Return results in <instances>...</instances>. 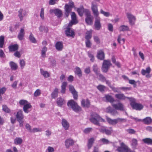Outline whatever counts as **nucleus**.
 <instances>
[{"label": "nucleus", "mask_w": 152, "mask_h": 152, "mask_svg": "<svg viewBox=\"0 0 152 152\" xmlns=\"http://www.w3.org/2000/svg\"><path fill=\"white\" fill-rule=\"evenodd\" d=\"M77 11L79 15L81 17H82L83 16L84 13L86 15V13H88L90 11L89 10L84 9L83 6H80L79 8H77Z\"/></svg>", "instance_id": "obj_11"}, {"label": "nucleus", "mask_w": 152, "mask_h": 152, "mask_svg": "<svg viewBox=\"0 0 152 152\" xmlns=\"http://www.w3.org/2000/svg\"><path fill=\"white\" fill-rule=\"evenodd\" d=\"M92 30L87 31L86 33V35L85 38L86 40H90L92 37Z\"/></svg>", "instance_id": "obj_42"}, {"label": "nucleus", "mask_w": 152, "mask_h": 152, "mask_svg": "<svg viewBox=\"0 0 152 152\" xmlns=\"http://www.w3.org/2000/svg\"><path fill=\"white\" fill-rule=\"evenodd\" d=\"M85 15L86 16L85 19L86 22L88 25H91L93 23L94 17L91 15L90 11L88 13H86Z\"/></svg>", "instance_id": "obj_10"}, {"label": "nucleus", "mask_w": 152, "mask_h": 152, "mask_svg": "<svg viewBox=\"0 0 152 152\" xmlns=\"http://www.w3.org/2000/svg\"><path fill=\"white\" fill-rule=\"evenodd\" d=\"M126 15L127 18L129 20L130 23L132 25H134V23L133 22V20H135L136 19L135 17L132 14L129 13L126 14Z\"/></svg>", "instance_id": "obj_22"}, {"label": "nucleus", "mask_w": 152, "mask_h": 152, "mask_svg": "<svg viewBox=\"0 0 152 152\" xmlns=\"http://www.w3.org/2000/svg\"><path fill=\"white\" fill-rule=\"evenodd\" d=\"M151 71V69L149 67H147L146 70L142 69L141 73L143 75H145L146 74H149Z\"/></svg>", "instance_id": "obj_38"}, {"label": "nucleus", "mask_w": 152, "mask_h": 152, "mask_svg": "<svg viewBox=\"0 0 152 152\" xmlns=\"http://www.w3.org/2000/svg\"><path fill=\"white\" fill-rule=\"evenodd\" d=\"M25 34L24 29L21 28L18 36V38L19 40L21 41L24 39V37Z\"/></svg>", "instance_id": "obj_23"}, {"label": "nucleus", "mask_w": 152, "mask_h": 152, "mask_svg": "<svg viewBox=\"0 0 152 152\" xmlns=\"http://www.w3.org/2000/svg\"><path fill=\"white\" fill-rule=\"evenodd\" d=\"M82 105L83 107H89L90 105L89 101L88 99H83L81 101Z\"/></svg>", "instance_id": "obj_27"}, {"label": "nucleus", "mask_w": 152, "mask_h": 152, "mask_svg": "<svg viewBox=\"0 0 152 152\" xmlns=\"http://www.w3.org/2000/svg\"><path fill=\"white\" fill-rule=\"evenodd\" d=\"M39 30L41 32L44 31L45 32L47 33L48 31V28L42 26H39Z\"/></svg>", "instance_id": "obj_50"}, {"label": "nucleus", "mask_w": 152, "mask_h": 152, "mask_svg": "<svg viewBox=\"0 0 152 152\" xmlns=\"http://www.w3.org/2000/svg\"><path fill=\"white\" fill-rule=\"evenodd\" d=\"M69 5L66 4L64 6V15L66 17H68L69 13L72 10V8L74 7V3L72 1H70L69 3Z\"/></svg>", "instance_id": "obj_3"}, {"label": "nucleus", "mask_w": 152, "mask_h": 152, "mask_svg": "<svg viewBox=\"0 0 152 152\" xmlns=\"http://www.w3.org/2000/svg\"><path fill=\"white\" fill-rule=\"evenodd\" d=\"M75 73L79 77H80L82 76V73L81 71L80 68L78 67H76L75 68Z\"/></svg>", "instance_id": "obj_43"}, {"label": "nucleus", "mask_w": 152, "mask_h": 152, "mask_svg": "<svg viewBox=\"0 0 152 152\" xmlns=\"http://www.w3.org/2000/svg\"><path fill=\"white\" fill-rule=\"evenodd\" d=\"M126 131L129 133L130 134H134L135 133V131L132 129H129L126 130Z\"/></svg>", "instance_id": "obj_63"}, {"label": "nucleus", "mask_w": 152, "mask_h": 152, "mask_svg": "<svg viewBox=\"0 0 152 152\" xmlns=\"http://www.w3.org/2000/svg\"><path fill=\"white\" fill-rule=\"evenodd\" d=\"M71 20L76 22L78 23L76 15L74 12H72L71 15Z\"/></svg>", "instance_id": "obj_45"}, {"label": "nucleus", "mask_w": 152, "mask_h": 152, "mask_svg": "<svg viewBox=\"0 0 152 152\" xmlns=\"http://www.w3.org/2000/svg\"><path fill=\"white\" fill-rule=\"evenodd\" d=\"M118 30L120 31H129V29L128 26L122 25L119 27Z\"/></svg>", "instance_id": "obj_32"}, {"label": "nucleus", "mask_w": 152, "mask_h": 152, "mask_svg": "<svg viewBox=\"0 0 152 152\" xmlns=\"http://www.w3.org/2000/svg\"><path fill=\"white\" fill-rule=\"evenodd\" d=\"M10 65L12 70H15L18 68V66L17 64L13 61H10Z\"/></svg>", "instance_id": "obj_37"}, {"label": "nucleus", "mask_w": 152, "mask_h": 152, "mask_svg": "<svg viewBox=\"0 0 152 152\" xmlns=\"http://www.w3.org/2000/svg\"><path fill=\"white\" fill-rule=\"evenodd\" d=\"M106 111L107 113H109L111 115L114 116L118 114V112L117 110L115 109H113L110 106H109L107 108Z\"/></svg>", "instance_id": "obj_17"}, {"label": "nucleus", "mask_w": 152, "mask_h": 152, "mask_svg": "<svg viewBox=\"0 0 152 152\" xmlns=\"http://www.w3.org/2000/svg\"><path fill=\"white\" fill-rule=\"evenodd\" d=\"M126 148V146L123 147H119L118 148L117 150L118 152H124Z\"/></svg>", "instance_id": "obj_59"}, {"label": "nucleus", "mask_w": 152, "mask_h": 152, "mask_svg": "<svg viewBox=\"0 0 152 152\" xmlns=\"http://www.w3.org/2000/svg\"><path fill=\"white\" fill-rule=\"evenodd\" d=\"M29 102L25 100L22 99L20 100L19 102V103L20 105H24L26 104H28Z\"/></svg>", "instance_id": "obj_55"}, {"label": "nucleus", "mask_w": 152, "mask_h": 152, "mask_svg": "<svg viewBox=\"0 0 152 152\" xmlns=\"http://www.w3.org/2000/svg\"><path fill=\"white\" fill-rule=\"evenodd\" d=\"M69 90L73 95V98L75 99H77L78 98L77 92L75 90L74 86L72 85L69 86Z\"/></svg>", "instance_id": "obj_13"}, {"label": "nucleus", "mask_w": 152, "mask_h": 152, "mask_svg": "<svg viewBox=\"0 0 152 152\" xmlns=\"http://www.w3.org/2000/svg\"><path fill=\"white\" fill-rule=\"evenodd\" d=\"M92 69L96 75H98L99 74L100 72L97 64H95L93 65L92 67Z\"/></svg>", "instance_id": "obj_33"}, {"label": "nucleus", "mask_w": 152, "mask_h": 152, "mask_svg": "<svg viewBox=\"0 0 152 152\" xmlns=\"http://www.w3.org/2000/svg\"><path fill=\"white\" fill-rule=\"evenodd\" d=\"M74 144L73 140L71 139H67L65 141V145L67 148H68L70 146L73 145Z\"/></svg>", "instance_id": "obj_26"}, {"label": "nucleus", "mask_w": 152, "mask_h": 152, "mask_svg": "<svg viewBox=\"0 0 152 152\" xmlns=\"http://www.w3.org/2000/svg\"><path fill=\"white\" fill-rule=\"evenodd\" d=\"M96 56L98 59L101 60H104L105 56L104 53V51L101 50H98Z\"/></svg>", "instance_id": "obj_19"}, {"label": "nucleus", "mask_w": 152, "mask_h": 152, "mask_svg": "<svg viewBox=\"0 0 152 152\" xmlns=\"http://www.w3.org/2000/svg\"><path fill=\"white\" fill-rule=\"evenodd\" d=\"M18 16L20 19V21H21L23 19V16H26V13L25 11L23 10L22 9H20L18 12Z\"/></svg>", "instance_id": "obj_24"}, {"label": "nucleus", "mask_w": 152, "mask_h": 152, "mask_svg": "<svg viewBox=\"0 0 152 152\" xmlns=\"http://www.w3.org/2000/svg\"><path fill=\"white\" fill-rule=\"evenodd\" d=\"M91 9L94 15L96 17H97L99 15L97 6L96 1H94L91 2Z\"/></svg>", "instance_id": "obj_9"}, {"label": "nucleus", "mask_w": 152, "mask_h": 152, "mask_svg": "<svg viewBox=\"0 0 152 152\" xmlns=\"http://www.w3.org/2000/svg\"><path fill=\"white\" fill-rule=\"evenodd\" d=\"M47 50V48L45 46H44L42 49L41 51L42 56L45 57V56L46 52Z\"/></svg>", "instance_id": "obj_48"}, {"label": "nucleus", "mask_w": 152, "mask_h": 152, "mask_svg": "<svg viewBox=\"0 0 152 152\" xmlns=\"http://www.w3.org/2000/svg\"><path fill=\"white\" fill-rule=\"evenodd\" d=\"M65 32L67 36L68 37H71L73 38L74 37L75 35V32L70 27H67Z\"/></svg>", "instance_id": "obj_16"}, {"label": "nucleus", "mask_w": 152, "mask_h": 152, "mask_svg": "<svg viewBox=\"0 0 152 152\" xmlns=\"http://www.w3.org/2000/svg\"><path fill=\"white\" fill-rule=\"evenodd\" d=\"M100 12L101 14H103L104 16L106 17H108L110 15L109 12H105L102 9L100 10Z\"/></svg>", "instance_id": "obj_61"}, {"label": "nucleus", "mask_w": 152, "mask_h": 152, "mask_svg": "<svg viewBox=\"0 0 152 152\" xmlns=\"http://www.w3.org/2000/svg\"><path fill=\"white\" fill-rule=\"evenodd\" d=\"M94 139L93 138H91L88 140V149H90L92 147L94 142Z\"/></svg>", "instance_id": "obj_40"}, {"label": "nucleus", "mask_w": 152, "mask_h": 152, "mask_svg": "<svg viewBox=\"0 0 152 152\" xmlns=\"http://www.w3.org/2000/svg\"><path fill=\"white\" fill-rule=\"evenodd\" d=\"M105 98L108 102H113L114 101L113 98L110 95H106L105 96Z\"/></svg>", "instance_id": "obj_41"}, {"label": "nucleus", "mask_w": 152, "mask_h": 152, "mask_svg": "<svg viewBox=\"0 0 152 152\" xmlns=\"http://www.w3.org/2000/svg\"><path fill=\"white\" fill-rule=\"evenodd\" d=\"M67 105L69 107H71L72 109L75 112H78L81 110V108L73 100H69L67 102Z\"/></svg>", "instance_id": "obj_2"}, {"label": "nucleus", "mask_w": 152, "mask_h": 152, "mask_svg": "<svg viewBox=\"0 0 152 152\" xmlns=\"http://www.w3.org/2000/svg\"><path fill=\"white\" fill-rule=\"evenodd\" d=\"M61 124L62 126L65 130L68 129L69 126V124L66 120L64 118H63L61 120Z\"/></svg>", "instance_id": "obj_21"}, {"label": "nucleus", "mask_w": 152, "mask_h": 152, "mask_svg": "<svg viewBox=\"0 0 152 152\" xmlns=\"http://www.w3.org/2000/svg\"><path fill=\"white\" fill-rule=\"evenodd\" d=\"M115 97L117 99L121 100H124L127 98L130 100V99H132L131 97L126 96L123 94H116L115 95Z\"/></svg>", "instance_id": "obj_18"}, {"label": "nucleus", "mask_w": 152, "mask_h": 152, "mask_svg": "<svg viewBox=\"0 0 152 152\" xmlns=\"http://www.w3.org/2000/svg\"><path fill=\"white\" fill-rule=\"evenodd\" d=\"M106 83L114 92H118V88L112 86L109 80L106 81Z\"/></svg>", "instance_id": "obj_31"}, {"label": "nucleus", "mask_w": 152, "mask_h": 152, "mask_svg": "<svg viewBox=\"0 0 152 152\" xmlns=\"http://www.w3.org/2000/svg\"><path fill=\"white\" fill-rule=\"evenodd\" d=\"M129 117L131 119L134 120L137 122L142 121L145 124H149L152 122V119L150 117H147L143 119L142 120L138 119L137 118H134L132 116H130Z\"/></svg>", "instance_id": "obj_7"}, {"label": "nucleus", "mask_w": 152, "mask_h": 152, "mask_svg": "<svg viewBox=\"0 0 152 152\" xmlns=\"http://www.w3.org/2000/svg\"><path fill=\"white\" fill-rule=\"evenodd\" d=\"M56 103L58 106L61 107L65 103V101L63 98L60 97L57 99Z\"/></svg>", "instance_id": "obj_20"}, {"label": "nucleus", "mask_w": 152, "mask_h": 152, "mask_svg": "<svg viewBox=\"0 0 152 152\" xmlns=\"http://www.w3.org/2000/svg\"><path fill=\"white\" fill-rule=\"evenodd\" d=\"M118 123H125L126 122L127 120L126 118H117Z\"/></svg>", "instance_id": "obj_57"}, {"label": "nucleus", "mask_w": 152, "mask_h": 152, "mask_svg": "<svg viewBox=\"0 0 152 152\" xmlns=\"http://www.w3.org/2000/svg\"><path fill=\"white\" fill-rule=\"evenodd\" d=\"M31 105L29 103H28V104H26V105H24L23 107L24 112L26 113H28L29 112L28 109L31 108Z\"/></svg>", "instance_id": "obj_29"}, {"label": "nucleus", "mask_w": 152, "mask_h": 152, "mask_svg": "<svg viewBox=\"0 0 152 152\" xmlns=\"http://www.w3.org/2000/svg\"><path fill=\"white\" fill-rule=\"evenodd\" d=\"M131 99L130 100V105L133 109L139 110L142 109L143 107L142 104L135 102V100L134 98L131 97Z\"/></svg>", "instance_id": "obj_4"}, {"label": "nucleus", "mask_w": 152, "mask_h": 152, "mask_svg": "<svg viewBox=\"0 0 152 152\" xmlns=\"http://www.w3.org/2000/svg\"><path fill=\"white\" fill-rule=\"evenodd\" d=\"M58 89L57 88H55L51 94V97L52 99H55L58 96Z\"/></svg>", "instance_id": "obj_30"}, {"label": "nucleus", "mask_w": 152, "mask_h": 152, "mask_svg": "<svg viewBox=\"0 0 152 152\" xmlns=\"http://www.w3.org/2000/svg\"><path fill=\"white\" fill-rule=\"evenodd\" d=\"M54 148L51 147L49 146L46 151V152H54Z\"/></svg>", "instance_id": "obj_64"}, {"label": "nucleus", "mask_w": 152, "mask_h": 152, "mask_svg": "<svg viewBox=\"0 0 152 152\" xmlns=\"http://www.w3.org/2000/svg\"><path fill=\"white\" fill-rule=\"evenodd\" d=\"M92 130V128H87L84 129L83 132L86 134L88 133L91 131Z\"/></svg>", "instance_id": "obj_62"}, {"label": "nucleus", "mask_w": 152, "mask_h": 152, "mask_svg": "<svg viewBox=\"0 0 152 152\" xmlns=\"http://www.w3.org/2000/svg\"><path fill=\"white\" fill-rule=\"evenodd\" d=\"M29 38L30 41L32 43H36L37 42V41L32 33H30Z\"/></svg>", "instance_id": "obj_47"}, {"label": "nucleus", "mask_w": 152, "mask_h": 152, "mask_svg": "<svg viewBox=\"0 0 152 152\" xmlns=\"http://www.w3.org/2000/svg\"><path fill=\"white\" fill-rule=\"evenodd\" d=\"M67 82H64L62 83L61 86V93L63 94H64L65 93L66 88L67 85Z\"/></svg>", "instance_id": "obj_35"}, {"label": "nucleus", "mask_w": 152, "mask_h": 152, "mask_svg": "<svg viewBox=\"0 0 152 152\" xmlns=\"http://www.w3.org/2000/svg\"><path fill=\"white\" fill-rule=\"evenodd\" d=\"M40 72L41 74L45 77L47 78L49 77L50 74L47 71H44L42 69H41Z\"/></svg>", "instance_id": "obj_39"}, {"label": "nucleus", "mask_w": 152, "mask_h": 152, "mask_svg": "<svg viewBox=\"0 0 152 152\" xmlns=\"http://www.w3.org/2000/svg\"><path fill=\"white\" fill-rule=\"evenodd\" d=\"M131 144L134 148L135 147L137 144V140L135 139H133Z\"/></svg>", "instance_id": "obj_56"}, {"label": "nucleus", "mask_w": 152, "mask_h": 152, "mask_svg": "<svg viewBox=\"0 0 152 152\" xmlns=\"http://www.w3.org/2000/svg\"><path fill=\"white\" fill-rule=\"evenodd\" d=\"M2 110L4 112L7 113H10V110L5 105H2Z\"/></svg>", "instance_id": "obj_51"}, {"label": "nucleus", "mask_w": 152, "mask_h": 152, "mask_svg": "<svg viewBox=\"0 0 152 152\" xmlns=\"http://www.w3.org/2000/svg\"><path fill=\"white\" fill-rule=\"evenodd\" d=\"M56 48L58 51H61L63 48V43L61 42H58L55 45Z\"/></svg>", "instance_id": "obj_28"}, {"label": "nucleus", "mask_w": 152, "mask_h": 152, "mask_svg": "<svg viewBox=\"0 0 152 152\" xmlns=\"http://www.w3.org/2000/svg\"><path fill=\"white\" fill-rule=\"evenodd\" d=\"M109 128L110 130L106 129L105 127H103L99 129V131L101 132L105 133L107 135H110L113 132V130L112 127H110Z\"/></svg>", "instance_id": "obj_15"}, {"label": "nucleus", "mask_w": 152, "mask_h": 152, "mask_svg": "<svg viewBox=\"0 0 152 152\" xmlns=\"http://www.w3.org/2000/svg\"><path fill=\"white\" fill-rule=\"evenodd\" d=\"M4 42V37L3 36H0V48H2L3 47Z\"/></svg>", "instance_id": "obj_49"}, {"label": "nucleus", "mask_w": 152, "mask_h": 152, "mask_svg": "<svg viewBox=\"0 0 152 152\" xmlns=\"http://www.w3.org/2000/svg\"><path fill=\"white\" fill-rule=\"evenodd\" d=\"M142 141L148 145H152V139L150 138H145L142 140Z\"/></svg>", "instance_id": "obj_44"}, {"label": "nucleus", "mask_w": 152, "mask_h": 152, "mask_svg": "<svg viewBox=\"0 0 152 152\" xmlns=\"http://www.w3.org/2000/svg\"><path fill=\"white\" fill-rule=\"evenodd\" d=\"M95 28L96 30H99L102 27L101 24L100 23V19L99 17H96L95 20L94 24Z\"/></svg>", "instance_id": "obj_12"}, {"label": "nucleus", "mask_w": 152, "mask_h": 152, "mask_svg": "<svg viewBox=\"0 0 152 152\" xmlns=\"http://www.w3.org/2000/svg\"><path fill=\"white\" fill-rule=\"evenodd\" d=\"M23 142V140L20 137H16L14 140V143L16 145H20Z\"/></svg>", "instance_id": "obj_36"}, {"label": "nucleus", "mask_w": 152, "mask_h": 152, "mask_svg": "<svg viewBox=\"0 0 152 152\" xmlns=\"http://www.w3.org/2000/svg\"><path fill=\"white\" fill-rule=\"evenodd\" d=\"M85 43L87 47L90 48L91 47L92 43L90 40H86L85 41Z\"/></svg>", "instance_id": "obj_58"}, {"label": "nucleus", "mask_w": 152, "mask_h": 152, "mask_svg": "<svg viewBox=\"0 0 152 152\" xmlns=\"http://www.w3.org/2000/svg\"><path fill=\"white\" fill-rule=\"evenodd\" d=\"M112 106L115 109L120 111H124V106L121 102H118L117 104H113Z\"/></svg>", "instance_id": "obj_14"}, {"label": "nucleus", "mask_w": 152, "mask_h": 152, "mask_svg": "<svg viewBox=\"0 0 152 152\" xmlns=\"http://www.w3.org/2000/svg\"><path fill=\"white\" fill-rule=\"evenodd\" d=\"M107 122L110 124L113 125L118 123L117 119H112L109 118H107Z\"/></svg>", "instance_id": "obj_34"}, {"label": "nucleus", "mask_w": 152, "mask_h": 152, "mask_svg": "<svg viewBox=\"0 0 152 152\" xmlns=\"http://www.w3.org/2000/svg\"><path fill=\"white\" fill-rule=\"evenodd\" d=\"M50 13L52 14L54 13L58 18L62 16L63 13L62 11L58 8L50 9L49 11Z\"/></svg>", "instance_id": "obj_8"}, {"label": "nucleus", "mask_w": 152, "mask_h": 152, "mask_svg": "<svg viewBox=\"0 0 152 152\" xmlns=\"http://www.w3.org/2000/svg\"><path fill=\"white\" fill-rule=\"evenodd\" d=\"M112 65L109 60H104L102 64V72L106 73L107 72L110 66Z\"/></svg>", "instance_id": "obj_6"}, {"label": "nucleus", "mask_w": 152, "mask_h": 152, "mask_svg": "<svg viewBox=\"0 0 152 152\" xmlns=\"http://www.w3.org/2000/svg\"><path fill=\"white\" fill-rule=\"evenodd\" d=\"M91 117L90 119V121L94 124L100 126L99 121L105 122L104 119L101 117L99 115L95 113H93L91 115Z\"/></svg>", "instance_id": "obj_1"}, {"label": "nucleus", "mask_w": 152, "mask_h": 152, "mask_svg": "<svg viewBox=\"0 0 152 152\" xmlns=\"http://www.w3.org/2000/svg\"><path fill=\"white\" fill-rule=\"evenodd\" d=\"M26 129L30 132H32V131L31 129V126L28 124H26L25 126Z\"/></svg>", "instance_id": "obj_60"}, {"label": "nucleus", "mask_w": 152, "mask_h": 152, "mask_svg": "<svg viewBox=\"0 0 152 152\" xmlns=\"http://www.w3.org/2000/svg\"><path fill=\"white\" fill-rule=\"evenodd\" d=\"M50 63L51 65L53 66H55L56 65V61L52 57L49 58Z\"/></svg>", "instance_id": "obj_54"}, {"label": "nucleus", "mask_w": 152, "mask_h": 152, "mask_svg": "<svg viewBox=\"0 0 152 152\" xmlns=\"http://www.w3.org/2000/svg\"><path fill=\"white\" fill-rule=\"evenodd\" d=\"M19 48V46L17 44L11 45L9 46L8 49L10 51L14 52L17 51Z\"/></svg>", "instance_id": "obj_25"}, {"label": "nucleus", "mask_w": 152, "mask_h": 152, "mask_svg": "<svg viewBox=\"0 0 152 152\" xmlns=\"http://www.w3.org/2000/svg\"><path fill=\"white\" fill-rule=\"evenodd\" d=\"M19 64L21 69H23L24 68L26 65V62L23 59H21L20 60Z\"/></svg>", "instance_id": "obj_52"}, {"label": "nucleus", "mask_w": 152, "mask_h": 152, "mask_svg": "<svg viewBox=\"0 0 152 152\" xmlns=\"http://www.w3.org/2000/svg\"><path fill=\"white\" fill-rule=\"evenodd\" d=\"M18 121L19 123V126L21 127L23 126V111L21 110H19L16 115Z\"/></svg>", "instance_id": "obj_5"}, {"label": "nucleus", "mask_w": 152, "mask_h": 152, "mask_svg": "<svg viewBox=\"0 0 152 152\" xmlns=\"http://www.w3.org/2000/svg\"><path fill=\"white\" fill-rule=\"evenodd\" d=\"M97 76H98L99 77V80L103 82L104 81L106 82V81L107 80H106L105 77L102 75L100 74V73Z\"/></svg>", "instance_id": "obj_53"}, {"label": "nucleus", "mask_w": 152, "mask_h": 152, "mask_svg": "<svg viewBox=\"0 0 152 152\" xmlns=\"http://www.w3.org/2000/svg\"><path fill=\"white\" fill-rule=\"evenodd\" d=\"M96 88L100 92H103L104 91L106 87L104 85H99L96 87Z\"/></svg>", "instance_id": "obj_46"}]
</instances>
